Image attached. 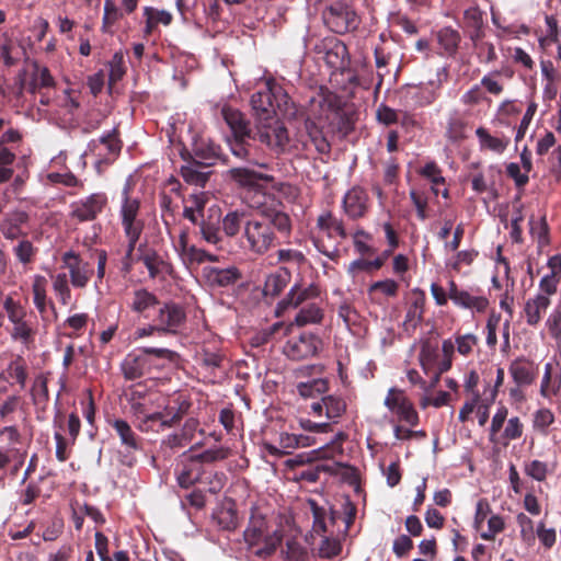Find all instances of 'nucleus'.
Here are the masks:
<instances>
[{"label":"nucleus","mask_w":561,"mask_h":561,"mask_svg":"<svg viewBox=\"0 0 561 561\" xmlns=\"http://www.w3.org/2000/svg\"><path fill=\"white\" fill-rule=\"evenodd\" d=\"M290 232L291 220L285 211L264 207L259 218L248 219L244 224L245 249L263 255L278 243L277 233L288 237Z\"/></svg>","instance_id":"obj_1"},{"label":"nucleus","mask_w":561,"mask_h":561,"mask_svg":"<svg viewBox=\"0 0 561 561\" xmlns=\"http://www.w3.org/2000/svg\"><path fill=\"white\" fill-rule=\"evenodd\" d=\"M66 272L51 275L53 290L58 301L68 306L72 301L71 288L84 289L94 274L93 265L79 253L69 250L61 255Z\"/></svg>","instance_id":"obj_2"},{"label":"nucleus","mask_w":561,"mask_h":561,"mask_svg":"<svg viewBox=\"0 0 561 561\" xmlns=\"http://www.w3.org/2000/svg\"><path fill=\"white\" fill-rule=\"evenodd\" d=\"M251 106L259 122L274 117L277 112L284 116L295 114L288 94L273 79L265 80L263 88L252 94Z\"/></svg>","instance_id":"obj_3"},{"label":"nucleus","mask_w":561,"mask_h":561,"mask_svg":"<svg viewBox=\"0 0 561 561\" xmlns=\"http://www.w3.org/2000/svg\"><path fill=\"white\" fill-rule=\"evenodd\" d=\"M256 139L276 154L308 150V142L290 138L286 127L274 117L261 121L256 127Z\"/></svg>","instance_id":"obj_4"},{"label":"nucleus","mask_w":561,"mask_h":561,"mask_svg":"<svg viewBox=\"0 0 561 561\" xmlns=\"http://www.w3.org/2000/svg\"><path fill=\"white\" fill-rule=\"evenodd\" d=\"M119 219L127 239L126 256L129 257L135 250L144 230V220L140 217V201L130 194V183L127 181L122 191Z\"/></svg>","instance_id":"obj_5"},{"label":"nucleus","mask_w":561,"mask_h":561,"mask_svg":"<svg viewBox=\"0 0 561 561\" xmlns=\"http://www.w3.org/2000/svg\"><path fill=\"white\" fill-rule=\"evenodd\" d=\"M243 538L248 549L260 558L271 556L282 541V537L268 527L264 517L254 515L243 531Z\"/></svg>","instance_id":"obj_6"},{"label":"nucleus","mask_w":561,"mask_h":561,"mask_svg":"<svg viewBox=\"0 0 561 561\" xmlns=\"http://www.w3.org/2000/svg\"><path fill=\"white\" fill-rule=\"evenodd\" d=\"M175 355L173 351L162 347L138 348L127 354L121 368L126 379L135 380L144 376L156 360L172 362Z\"/></svg>","instance_id":"obj_7"},{"label":"nucleus","mask_w":561,"mask_h":561,"mask_svg":"<svg viewBox=\"0 0 561 561\" xmlns=\"http://www.w3.org/2000/svg\"><path fill=\"white\" fill-rule=\"evenodd\" d=\"M172 119L173 136H178L181 140H183V129L186 127L188 140H191L192 145L193 161L203 164V167L213 165L218 158L219 147L210 140L194 134L190 125L186 126L184 122H181L180 114L176 117H172Z\"/></svg>","instance_id":"obj_8"},{"label":"nucleus","mask_w":561,"mask_h":561,"mask_svg":"<svg viewBox=\"0 0 561 561\" xmlns=\"http://www.w3.org/2000/svg\"><path fill=\"white\" fill-rule=\"evenodd\" d=\"M383 404L398 422L405 423L410 427H414L419 424V413L402 390L394 387L390 388L383 400Z\"/></svg>","instance_id":"obj_9"},{"label":"nucleus","mask_w":561,"mask_h":561,"mask_svg":"<svg viewBox=\"0 0 561 561\" xmlns=\"http://www.w3.org/2000/svg\"><path fill=\"white\" fill-rule=\"evenodd\" d=\"M121 149L122 144L114 130L89 144V152L94 156V164L99 172L103 165H108L118 157Z\"/></svg>","instance_id":"obj_10"},{"label":"nucleus","mask_w":561,"mask_h":561,"mask_svg":"<svg viewBox=\"0 0 561 561\" xmlns=\"http://www.w3.org/2000/svg\"><path fill=\"white\" fill-rule=\"evenodd\" d=\"M322 340L312 333H301L298 337H293L284 346V353L287 357L300 360L316 356L322 350Z\"/></svg>","instance_id":"obj_11"},{"label":"nucleus","mask_w":561,"mask_h":561,"mask_svg":"<svg viewBox=\"0 0 561 561\" xmlns=\"http://www.w3.org/2000/svg\"><path fill=\"white\" fill-rule=\"evenodd\" d=\"M324 21L333 32L340 34L357 26L355 12L341 3L333 4L327 10Z\"/></svg>","instance_id":"obj_12"},{"label":"nucleus","mask_w":561,"mask_h":561,"mask_svg":"<svg viewBox=\"0 0 561 561\" xmlns=\"http://www.w3.org/2000/svg\"><path fill=\"white\" fill-rule=\"evenodd\" d=\"M26 57L23 42L10 33L0 31V66L11 68Z\"/></svg>","instance_id":"obj_13"},{"label":"nucleus","mask_w":561,"mask_h":561,"mask_svg":"<svg viewBox=\"0 0 561 561\" xmlns=\"http://www.w3.org/2000/svg\"><path fill=\"white\" fill-rule=\"evenodd\" d=\"M106 205L107 196L104 193H93L71 205L72 216L80 221L93 220Z\"/></svg>","instance_id":"obj_14"},{"label":"nucleus","mask_w":561,"mask_h":561,"mask_svg":"<svg viewBox=\"0 0 561 561\" xmlns=\"http://www.w3.org/2000/svg\"><path fill=\"white\" fill-rule=\"evenodd\" d=\"M319 296V288L314 284H295L288 294L278 302L277 311H284L288 308H298Z\"/></svg>","instance_id":"obj_15"},{"label":"nucleus","mask_w":561,"mask_h":561,"mask_svg":"<svg viewBox=\"0 0 561 561\" xmlns=\"http://www.w3.org/2000/svg\"><path fill=\"white\" fill-rule=\"evenodd\" d=\"M185 320L183 308L174 302L164 304L159 308L154 322L158 323L163 334L175 333Z\"/></svg>","instance_id":"obj_16"},{"label":"nucleus","mask_w":561,"mask_h":561,"mask_svg":"<svg viewBox=\"0 0 561 561\" xmlns=\"http://www.w3.org/2000/svg\"><path fill=\"white\" fill-rule=\"evenodd\" d=\"M180 416L178 414H171L165 408V412L160 411H148L144 415H140L136 420V424L141 432H160L167 427H171Z\"/></svg>","instance_id":"obj_17"},{"label":"nucleus","mask_w":561,"mask_h":561,"mask_svg":"<svg viewBox=\"0 0 561 561\" xmlns=\"http://www.w3.org/2000/svg\"><path fill=\"white\" fill-rule=\"evenodd\" d=\"M228 174L239 186L255 192L261 191L263 182L268 183L274 180L273 176L250 168H232L228 171Z\"/></svg>","instance_id":"obj_18"},{"label":"nucleus","mask_w":561,"mask_h":561,"mask_svg":"<svg viewBox=\"0 0 561 561\" xmlns=\"http://www.w3.org/2000/svg\"><path fill=\"white\" fill-rule=\"evenodd\" d=\"M111 425L118 435L121 444L128 451V454L125 456L124 463L133 466L135 458L131 456V453L141 449V439L136 435L130 425L124 420H113Z\"/></svg>","instance_id":"obj_19"},{"label":"nucleus","mask_w":561,"mask_h":561,"mask_svg":"<svg viewBox=\"0 0 561 561\" xmlns=\"http://www.w3.org/2000/svg\"><path fill=\"white\" fill-rule=\"evenodd\" d=\"M28 221L27 213L23 210H13L4 215L0 221V232L7 240H15L24 237V226Z\"/></svg>","instance_id":"obj_20"},{"label":"nucleus","mask_w":561,"mask_h":561,"mask_svg":"<svg viewBox=\"0 0 561 561\" xmlns=\"http://www.w3.org/2000/svg\"><path fill=\"white\" fill-rule=\"evenodd\" d=\"M342 204L345 214L352 219H357L367 211L368 195L362 187L354 186L346 192Z\"/></svg>","instance_id":"obj_21"},{"label":"nucleus","mask_w":561,"mask_h":561,"mask_svg":"<svg viewBox=\"0 0 561 561\" xmlns=\"http://www.w3.org/2000/svg\"><path fill=\"white\" fill-rule=\"evenodd\" d=\"M79 93L72 90H64L61 94L56 95L55 107L44 110V118H57L61 116H72L79 107Z\"/></svg>","instance_id":"obj_22"},{"label":"nucleus","mask_w":561,"mask_h":561,"mask_svg":"<svg viewBox=\"0 0 561 561\" xmlns=\"http://www.w3.org/2000/svg\"><path fill=\"white\" fill-rule=\"evenodd\" d=\"M139 260L148 270L150 278L165 279L173 273L172 265L153 250L145 251Z\"/></svg>","instance_id":"obj_23"},{"label":"nucleus","mask_w":561,"mask_h":561,"mask_svg":"<svg viewBox=\"0 0 561 561\" xmlns=\"http://www.w3.org/2000/svg\"><path fill=\"white\" fill-rule=\"evenodd\" d=\"M208 202V195L205 192L192 193L183 198V217L197 225L204 219V209Z\"/></svg>","instance_id":"obj_24"},{"label":"nucleus","mask_w":561,"mask_h":561,"mask_svg":"<svg viewBox=\"0 0 561 561\" xmlns=\"http://www.w3.org/2000/svg\"><path fill=\"white\" fill-rule=\"evenodd\" d=\"M205 282L213 287H226L233 284L239 273L236 267L219 268L215 266H205L202 273Z\"/></svg>","instance_id":"obj_25"},{"label":"nucleus","mask_w":561,"mask_h":561,"mask_svg":"<svg viewBox=\"0 0 561 561\" xmlns=\"http://www.w3.org/2000/svg\"><path fill=\"white\" fill-rule=\"evenodd\" d=\"M221 115L229 126L233 138L247 139L250 136L249 123L239 110L224 106Z\"/></svg>","instance_id":"obj_26"},{"label":"nucleus","mask_w":561,"mask_h":561,"mask_svg":"<svg viewBox=\"0 0 561 561\" xmlns=\"http://www.w3.org/2000/svg\"><path fill=\"white\" fill-rule=\"evenodd\" d=\"M457 307L471 310L472 312H484L489 306V300L478 290L462 289L451 300Z\"/></svg>","instance_id":"obj_27"},{"label":"nucleus","mask_w":561,"mask_h":561,"mask_svg":"<svg viewBox=\"0 0 561 561\" xmlns=\"http://www.w3.org/2000/svg\"><path fill=\"white\" fill-rule=\"evenodd\" d=\"M297 139L306 140L308 142V150L302 151L301 153L309 152L311 146H313L317 152L320 154L330 152L331 146L329 141L323 136L322 131L310 119L306 121V134L297 136Z\"/></svg>","instance_id":"obj_28"},{"label":"nucleus","mask_w":561,"mask_h":561,"mask_svg":"<svg viewBox=\"0 0 561 561\" xmlns=\"http://www.w3.org/2000/svg\"><path fill=\"white\" fill-rule=\"evenodd\" d=\"M202 466L193 457L183 460L176 469V481L181 488L187 489L201 479Z\"/></svg>","instance_id":"obj_29"},{"label":"nucleus","mask_w":561,"mask_h":561,"mask_svg":"<svg viewBox=\"0 0 561 561\" xmlns=\"http://www.w3.org/2000/svg\"><path fill=\"white\" fill-rule=\"evenodd\" d=\"M439 84L428 82L409 88L407 96L413 102L415 106H427L438 98Z\"/></svg>","instance_id":"obj_30"},{"label":"nucleus","mask_w":561,"mask_h":561,"mask_svg":"<svg viewBox=\"0 0 561 561\" xmlns=\"http://www.w3.org/2000/svg\"><path fill=\"white\" fill-rule=\"evenodd\" d=\"M158 305L159 300L157 296L145 288L134 290L128 304L131 311L144 317H147V312Z\"/></svg>","instance_id":"obj_31"},{"label":"nucleus","mask_w":561,"mask_h":561,"mask_svg":"<svg viewBox=\"0 0 561 561\" xmlns=\"http://www.w3.org/2000/svg\"><path fill=\"white\" fill-rule=\"evenodd\" d=\"M510 374L518 387L529 386L536 378V367L525 359H516L510 366Z\"/></svg>","instance_id":"obj_32"},{"label":"nucleus","mask_w":561,"mask_h":561,"mask_svg":"<svg viewBox=\"0 0 561 561\" xmlns=\"http://www.w3.org/2000/svg\"><path fill=\"white\" fill-rule=\"evenodd\" d=\"M550 306V298L546 295H535L534 298H529L524 306L525 319L528 325L535 327L541 320V314Z\"/></svg>","instance_id":"obj_33"},{"label":"nucleus","mask_w":561,"mask_h":561,"mask_svg":"<svg viewBox=\"0 0 561 561\" xmlns=\"http://www.w3.org/2000/svg\"><path fill=\"white\" fill-rule=\"evenodd\" d=\"M398 291L399 284L391 278L374 282L368 287V296L376 304H382L386 298L396 297Z\"/></svg>","instance_id":"obj_34"},{"label":"nucleus","mask_w":561,"mask_h":561,"mask_svg":"<svg viewBox=\"0 0 561 561\" xmlns=\"http://www.w3.org/2000/svg\"><path fill=\"white\" fill-rule=\"evenodd\" d=\"M419 362L423 371L431 376V386H435L437 382L434 381V373L438 368V350L430 342H424L421 346L419 354Z\"/></svg>","instance_id":"obj_35"},{"label":"nucleus","mask_w":561,"mask_h":561,"mask_svg":"<svg viewBox=\"0 0 561 561\" xmlns=\"http://www.w3.org/2000/svg\"><path fill=\"white\" fill-rule=\"evenodd\" d=\"M419 173L431 182V190L435 196L442 194L444 198L448 197V190L446 187L440 190V185H445V178L442 175V170L436 164V162H427L423 168L420 169Z\"/></svg>","instance_id":"obj_36"},{"label":"nucleus","mask_w":561,"mask_h":561,"mask_svg":"<svg viewBox=\"0 0 561 561\" xmlns=\"http://www.w3.org/2000/svg\"><path fill=\"white\" fill-rule=\"evenodd\" d=\"M178 255L186 268H191L195 264L217 261V255L199 249L194 244L183 249V251H180Z\"/></svg>","instance_id":"obj_37"},{"label":"nucleus","mask_w":561,"mask_h":561,"mask_svg":"<svg viewBox=\"0 0 561 561\" xmlns=\"http://www.w3.org/2000/svg\"><path fill=\"white\" fill-rule=\"evenodd\" d=\"M323 316L322 307L316 301H310L300 307L294 321L298 327L318 324L322 321Z\"/></svg>","instance_id":"obj_38"},{"label":"nucleus","mask_w":561,"mask_h":561,"mask_svg":"<svg viewBox=\"0 0 561 561\" xmlns=\"http://www.w3.org/2000/svg\"><path fill=\"white\" fill-rule=\"evenodd\" d=\"M206 168L193 161L181 168V175L187 184L204 187L210 175V172L205 170Z\"/></svg>","instance_id":"obj_39"},{"label":"nucleus","mask_w":561,"mask_h":561,"mask_svg":"<svg viewBox=\"0 0 561 561\" xmlns=\"http://www.w3.org/2000/svg\"><path fill=\"white\" fill-rule=\"evenodd\" d=\"M245 222V213L243 210H229L221 218V230L226 237L233 238L239 234L241 228L244 229Z\"/></svg>","instance_id":"obj_40"},{"label":"nucleus","mask_w":561,"mask_h":561,"mask_svg":"<svg viewBox=\"0 0 561 561\" xmlns=\"http://www.w3.org/2000/svg\"><path fill=\"white\" fill-rule=\"evenodd\" d=\"M561 388V377L554 371L551 363L545 365V373L540 385V394L543 398L550 399L556 396Z\"/></svg>","instance_id":"obj_41"},{"label":"nucleus","mask_w":561,"mask_h":561,"mask_svg":"<svg viewBox=\"0 0 561 561\" xmlns=\"http://www.w3.org/2000/svg\"><path fill=\"white\" fill-rule=\"evenodd\" d=\"M476 135L479 139L481 149L490 150L499 154L503 153L510 144L508 138L494 137L483 127L477 128Z\"/></svg>","instance_id":"obj_42"},{"label":"nucleus","mask_w":561,"mask_h":561,"mask_svg":"<svg viewBox=\"0 0 561 561\" xmlns=\"http://www.w3.org/2000/svg\"><path fill=\"white\" fill-rule=\"evenodd\" d=\"M290 279V274L286 268L268 275L264 283L263 293L265 296L275 297L283 291Z\"/></svg>","instance_id":"obj_43"},{"label":"nucleus","mask_w":561,"mask_h":561,"mask_svg":"<svg viewBox=\"0 0 561 561\" xmlns=\"http://www.w3.org/2000/svg\"><path fill=\"white\" fill-rule=\"evenodd\" d=\"M47 285L45 276L36 274L32 278L33 302L39 313H44L47 308Z\"/></svg>","instance_id":"obj_44"},{"label":"nucleus","mask_w":561,"mask_h":561,"mask_svg":"<svg viewBox=\"0 0 561 561\" xmlns=\"http://www.w3.org/2000/svg\"><path fill=\"white\" fill-rule=\"evenodd\" d=\"M31 396L34 405L37 409H46L49 399V393L47 388V377L44 376L43 374H39L34 378L31 388Z\"/></svg>","instance_id":"obj_45"},{"label":"nucleus","mask_w":561,"mask_h":561,"mask_svg":"<svg viewBox=\"0 0 561 561\" xmlns=\"http://www.w3.org/2000/svg\"><path fill=\"white\" fill-rule=\"evenodd\" d=\"M12 142H0V183L9 181L13 175L15 153L9 147Z\"/></svg>","instance_id":"obj_46"},{"label":"nucleus","mask_w":561,"mask_h":561,"mask_svg":"<svg viewBox=\"0 0 561 561\" xmlns=\"http://www.w3.org/2000/svg\"><path fill=\"white\" fill-rule=\"evenodd\" d=\"M456 341L451 339H446L442 343V353L443 358L438 363V368L434 373V381L438 382L440 375L451 368L453 357L455 354Z\"/></svg>","instance_id":"obj_47"},{"label":"nucleus","mask_w":561,"mask_h":561,"mask_svg":"<svg viewBox=\"0 0 561 561\" xmlns=\"http://www.w3.org/2000/svg\"><path fill=\"white\" fill-rule=\"evenodd\" d=\"M318 227L325 231L329 237L337 236L342 239L346 238V231L342 220L335 218L330 213L323 214L318 218Z\"/></svg>","instance_id":"obj_48"},{"label":"nucleus","mask_w":561,"mask_h":561,"mask_svg":"<svg viewBox=\"0 0 561 561\" xmlns=\"http://www.w3.org/2000/svg\"><path fill=\"white\" fill-rule=\"evenodd\" d=\"M130 405V412L135 420H138L140 415L151 411V403L153 402L152 396H142L138 390H133L128 399Z\"/></svg>","instance_id":"obj_49"},{"label":"nucleus","mask_w":561,"mask_h":561,"mask_svg":"<svg viewBox=\"0 0 561 561\" xmlns=\"http://www.w3.org/2000/svg\"><path fill=\"white\" fill-rule=\"evenodd\" d=\"M31 85L33 92H37L43 89L49 90L53 88L55 85V80L48 68L35 65L32 71Z\"/></svg>","instance_id":"obj_50"},{"label":"nucleus","mask_w":561,"mask_h":561,"mask_svg":"<svg viewBox=\"0 0 561 561\" xmlns=\"http://www.w3.org/2000/svg\"><path fill=\"white\" fill-rule=\"evenodd\" d=\"M524 432V425L518 416H513L507 420L506 426L503 433L497 437L495 443H500L507 446L511 440H515L522 437Z\"/></svg>","instance_id":"obj_51"},{"label":"nucleus","mask_w":561,"mask_h":561,"mask_svg":"<svg viewBox=\"0 0 561 561\" xmlns=\"http://www.w3.org/2000/svg\"><path fill=\"white\" fill-rule=\"evenodd\" d=\"M554 422V414L547 408L538 409L533 414V430L540 435H548V430Z\"/></svg>","instance_id":"obj_52"},{"label":"nucleus","mask_w":561,"mask_h":561,"mask_svg":"<svg viewBox=\"0 0 561 561\" xmlns=\"http://www.w3.org/2000/svg\"><path fill=\"white\" fill-rule=\"evenodd\" d=\"M202 240L211 245H219L222 242L220 229L216 222L202 219L197 224Z\"/></svg>","instance_id":"obj_53"},{"label":"nucleus","mask_w":561,"mask_h":561,"mask_svg":"<svg viewBox=\"0 0 561 561\" xmlns=\"http://www.w3.org/2000/svg\"><path fill=\"white\" fill-rule=\"evenodd\" d=\"M437 41L446 53L453 54L458 47L460 35L451 27H443L437 32Z\"/></svg>","instance_id":"obj_54"},{"label":"nucleus","mask_w":561,"mask_h":561,"mask_svg":"<svg viewBox=\"0 0 561 561\" xmlns=\"http://www.w3.org/2000/svg\"><path fill=\"white\" fill-rule=\"evenodd\" d=\"M446 137L453 142L466 137V123L457 114L450 115L447 119Z\"/></svg>","instance_id":"obj_55"},{"label":"nucleus","mask_w":561,"mask_h":561,"mask_svg":"<svg viewBox=\"0 0 561 561\" xmlns=\"http://www.w3.org/2000/svg\"><path fill=\"white\" fill-rule=\"evenodd\" d=\"M215 518L218 525L226 530H232L237 527V513L232 505L224 506L217 511Z\"/></svg>","instance_id":"obj_56"},{"label":"nucleus","mask_w":561,"mask_h":561,"mask_svg":"<svg viewBox=\"0 0 561 561\" xmlns=\"http://www.w3.org/2000/svg\"><path fill=\"white\" fill-rule=\"evenodd\" d=\"M325 405V416L329 420H335L340 417L345 409L346 404L344 400L336 396H325L322 398Z\"/></svg>","instance_id":"obj_57"},{"label":"nucleus","mask_w":561,"mask_h":561,"mask_svg":"<svg viewBox=\"0 0 561 561\" xmlns=\"http://www.w3.org/2000/svg\"><path fill=\"white\" fill-rule=\"evenodd\" d=\"M323 457V449L318 448L307 453H300L285 461L287 468L294 469L296 467L304 466Z\"/></svg>","instance_id":"obj_58"},{"label":"nucleus","mask_w":561,"mask_h":561,"mask_svg":"<svg viewBox=\"0 0 561 561\" xmlns=\"http://www.w3.org/2000/svg\"><path fill=\"white\" fill-rule=\"evenodd\" d=\"M328 389V382L324 379H313L308 382H300L297 390L301 397H313L314 394L324 393Z\"/></svg>","instance_id":"obj_59"},{"label":"nucleus","mask_w":561,"mask_h":561,"mask_svg":"<svg viewBox=\"0 0 561 561\" xmlns=\"http://www.w3.org/2000/svg\"><path fill=\"white\" fill-rule=\"evenodd\" d=\"M456 348L458 354L469 356L478 345V336L472 333L455 335Z\"/></svg>","instance_id":"obj_60"},{"label":"nucleus","mask_w":561,"mask_h":561,"mask_svg":"<svg viewBox=\"0 0 561 561\" xmlns=\"http://www.w3.org/2000/svg\"><path fill=\"white\" fill-rule=\"evenodd\" d=\"M488 529L481 530V538L484 540H492L495 538V536L500 533H502L505 528L504 519L501 515L497 514H491L488 518Z\"/></svg>","instance_id":"obj_61"},{"label":"nucleus","mask_w":561,"mask_h":561,"mask_svg":"<svg viewBox=\"0 0 561 561\" xmlns=\"http://www.w3.org/2000/svg\"><path fill=\"white\" fill-rule=\"evenodd\" d=\"M3 307L7 311L8 318L12 325L25 320L26 311L25 309L13 298L7 297L3 304Z\"/></svg>","instance_id":"obj_62"},{"label":"nucleus","mask_w":561,"mask_h":561,"mask_svg":"<svg viewBox=\"0 0 561 561\" xmlns=\"http://www.w3.org/2000/svg\"><path fill=\"white\" fill-rule=\"evenodd\" d=\"M13 253L22 264H28L33 261L36 249L31 241L24 239L13 248Z\"/></svg>","instance_id":"obj_63"},{"label":"nucleus","mask_w":561,"mask_h":561,"mask_svg":"<svg viewBox=\"0 0 561 561\" xmlns=\"http://www.w3.org/2000/svg\"><path fill=\"white\" fill-rule=\"evenodd\" d=\"M546 328L549 335L557 342L561 343V310L553 309L546 320Z\"/></svg>","instance_id":"obj_64"}]
</instances>
